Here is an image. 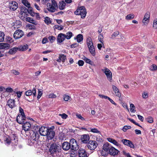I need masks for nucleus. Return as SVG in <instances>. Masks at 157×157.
I'll use <instances>...</instances> for the list:
<instances>
[{"label":"nucleus","instance_id":"1","mask_svg":"<svg viewBox=\"0 0 157 157\" xmlns=\"http://www.w3.org/2000/svg\"><path fill=\"white\" fill-rule=\"evenodd\" d=\"M47 147L49 148V152L53 157L56 155L57 153L58 152L59 146L56 143L52 141H48L47 144Z\"/></svg>","mask_w":157,"mask_h":157},{"label":"nucleus","instance_id":"2","mask_svg":"<svg viewBox=\"0 0 157 157\" xmlns=\"http://www.w3.org/2000/svg\"><path fill=\"white\" fill-rule=\"evenodd\" d=\"M17 138L14 135H12L11 137H6L5 139V141L6 144L9 145L11 144L12 145H16L17 144Z\"/></svg>","mask_w":157,"mask_h":157},{"label":"nucleus","instance_id":"3","mask_svg":"<svg viewBox=\"0 0 157 157\" xmlns=\"http://www.w3.org/2000/svg\"><path fill=\"white\" fill-rule=\"evenodd\" d=\"M47 5L48 8V10H56L58 8L57 3L55 0H51V3H48Z\"/></svg>","mask_w":157,"mask_h":157},{"label":"nucleus","instance_id":"4","mask_svg":"<svg viewBox=\"0 0 157 157\" xmlns=\"http://www.w3.org/2000/svg\"><path fill=\"white\" fill-rule=\"evenodd\" d=\"M70 144L71 149V150L76 151L79 148V146L75 139H71L70 141Z\"/></svg>","mask_w":157,"mask_h":157},{"label":"nucleus","instance_id":"5","mask_svg":"<svg viewBox=\"0 0 157 157\" xmlns=\"http://www.w3.org/2000/svg\"><path fill=\"white\" fill-rule=\"evenodd\" d=\"M98 144L94 140H90L88 143L87 146L90 150H94L97 147Z\"/></svg>","mask_w":157,"mask_h":157},{"label":"nucleus","instance_id":"6","mask_svg":"<svg viewBox=\"0 0 157 157\" xmlns=\"http://www.w3.org/2000/svg\"><path fill=\"white\" fill-rule=\"evenodd\" d=\"M37 140V138L36 137V133L33 132V134L29 139L28 143L29 145H32L34 144Z\"/></svg>","mask_w":157,"mask_h":157},{"label":"nucleus","instance_id":"7","mask_svg":"<svg viewBox=\"0 0 157 157\" xmlns=\"http://www.w3.org/2000/svg\"><path fill=\"white\" fill-rule=\"evenodd\" d=\"M24 35V32L21 30L18 29L15 31L13 36L15 39H18Z\"/></svg>","mask_w":157,"mask_h":157},{"label":"nucleus","instance_id":"8","mask_svg":"<svg viewBox=\"0 0 157 157\" xmlns=\"http://www.w3.org/2000/svg\"><path fill=\"white\" fill-rule=\"evenodd\" d=\"M55 135V132L53 130L49 128L48 132V134H47L46 136H47V138L48 140V142L47 143H48L49 141H51L50 140H51L54 137Z\"/></svg>","mask_w":157,"mask_h":157},{"label":"nucleus","instance_id":"9","mask_svg":"<svg viewBox=\"0 0 157 157\" xmlns=\"http://www.w3.org/2000/svg\"><path fill=\"white\" fill-rule=\"evenodd\" d=\"M49 128L45 126H42L39 129L40 135L42 136H46L48 134V132Z\"/></svg>","mask_w":157,"mask_h":157},{"label":"nucleus","instance_id":"10","mask_svg":"<svg viewBox=\"0 0 157 157\" xmlns=\"http://www.w3.org/2000/svg\"><path fill=\"white\" fill-rule=\"evenodd\" d=\"M26 118L25 115H20L19 114L17 117L16 121L20 124H24L26 120Z\"/></svg>","mask_w":157,"mask_h":157},{"label":"nucleus","instance_id":"11","mask_svg":"<svg viewBox=\"0 0 157 157\" xmlns=\"http://www.w3.org/2000/svg\"><path fill=\"white\" fill-rule=\"evenodd\" d=\"M102 71L105 74L108 79L110 81L112 79V73L107 68L104 69H102Z\"/></svg>","mask_w":157,"mask_h":157},{"label":"nucleus","instance_id":"12","mask_svg":"<svg viewBox=\"0 0 157 157\" xmlns=\"http://www.w3.org/2000/svg\"><path fill=\"white\" fill-rule=\"evenodd\" d=\"M150 13L147 12L145 14L142 21L144 25L147 26L150 20Z\"/></svg>","mask_w":157,"mask_h":157},{"label":"nucleus","instance_id":"13","mask_svg":"<svg viewBox=\"0 0 157 157\" xmlns=\"http://www.w3.org/2000/svg\"><path fill=\"white\" fill-rule=\"evenodd\" d=\"M121 142L124 145L129 147L131 148H134L135 147L134 145L129 140L123 139L121 140Z\"/></svg>","mask_w":157,"mask_h":157},{"label":"nucleus","instance_id":"14","mask_svg":"<svg viewBox=\"0 0 157 157\" xmlns=\"http://www.w3.org/2000/svg\"><path fill=\"white\" fill-rule=\"evenodd\" d=\"M15 102L14 99H10L8 101L6 106L11 109H12L15 106Z\"/></svg>","mask_w":157,"mask_h":157},{"label":"nucleus","instance_id":"15","mask_svg":"<svg viewBox=\"0 0 157 157\" xmlns=\"http://www.w3.org/2000/svg\"><path fill=\"white\" fill-rule=\"evenodd\" d=\"M22 126V128L25 132H26L29 131L31 129V124L29 122H26L23 124Z\"/></svg>","mask_w":157,"mask_h":157},{"label":"nucleus","instance_id":"16","mask_svg":"<svg viewBox=\"0 0 157 157\" xmlns=\"http://www.w3.org/2000/svg\"><path fill=\"white\" fill-rule=\"evenodd\" d=\"M32 94H33L34 96H36V89L34 88H33L32 90H29L25 93V95L27 96H31Z\"/></svg>","mask_w":157,"mask_h":157},{"label":"nucleus","instance_id":"17","mask_svg":"<svg viewBox=\"0 0 157 157\" xmlns=\"http://www.w3.org/2000/svg\"><path fill=\"white\" fill-rule=\"evenodd\" d=\"M119 152L118 150L115 149L114 147H111L109 149V153L111 155L115 156L117 155Z\"/></svg>","mask_w":157,"mask_h":157},{"label":"nucleus","instance_id":"18","mask_svg":"<svg viewBox=\"0 0 157 157\" xmlns=\"http://www.w3.org/2000/svg\"><path fill=\"white\" fill-rule=\"evenodd\" d=\"M62 148L64 151H68L71 148V145L70 142H64L62 144Z\"/></svg>","mask_w":157,"mask_h":157},{"label":"nucleus","instance_id":"19","mask_svg":"<svg viewBox=\"0 0 157 157\" xmlns=\"http://www.w3.org/2000/svg\"><path fill=\"white\" fill-rule=\"evenodd\" d=\"M28 11L29 10H21L20 13V18L22 20H24L25 18L27 17L28 16Z\"/></svg>","mask_w":157,"mask_h":157},{"label":"nucleus","instance_id":"20","mask_svg":"<svg viewBox=\"0 0 157 157\" xmlns=\"http://www.w3.org/2000/svg\"><path fill=\"white\" fill-rule=\"evenodd\" d=\"M90 139V137L89 135L85 134L81 136V141L84 144H86L88 142Z\"/></svg>","mask_w":157,"mask_h":157},{"label":"nucleus","instance_id":"21","mask_svg":"<svg viewBox=\"0 0 157 157\" xmlns=\"http://www.w3.org/2000/svg\"><path fill=\"white\" fill-rule=\"evenodd\" d=\"M78 153L79 157H88L86 151L82 148L79 150Z\"/></svg>","mask_w":157,"mask_h":157},{"label":"nucleus","instance_id":"22","mask_svg":"<svg viewBox=\"0 0 157 157\" xmlns=\"http://www.w3.org/2000/svg\"><path fill=\"white\" fill-rule=\"evenodd\" d=\"M9 6L10 10H16L18 7V3L14 1H12Z\"/></svg>","mask_w":157,"mask_h":157},{"label":"nucleus","instance_id":"23","mask_svg":"<svg viewBox=\"0 0 157 157\" xmlns=\"http://www.w3.org/2000/svg\"><path fill=\"white\" fill-rule=\"evenodd\" d=\"M65 34L61 33L59 34L57 36V42L61 43L65 39Z\"/></svg>","mask_w":157,"mask_h":157},{"label":"nucleus","instance_id":"24","mask_svg":"<svg viewBox=\"0 0 157 157\" xmlns=\"http://www.w3.org/2000/svg\"><path fill=\"white\" fill-rule=\"evenodd\" d=\"M10 47L9 44L6 43H0V49L7 50Z\"/></svg>","mask_w":157,"mask_h":157},{"label":"nucleus","instance_id":"25","mask_svg":"<svg viewBox=\"0 0 157 157\" xmlns=\"http://www.w3.org/2000/svg\"><path fill=\"white\" fill-rule=\"evenodd\" d=\"M112 88L116 96L119 97H120L121 96V93L117 87L113 85Z\"/></svg>","mask_w":157,"mask_h":157},{"label":"nucleus","instance_id":"26","mask_svg":"<svg viewBox=\"0 0 157 157\" xmlns=\"http://www.w3.org/2000/svg\"><path fill=\"white\" fill-rule=\"evenodd\" d=\"M107 139L109 142L113 144L114 145L117 146H120L119 144L115 140L111 138H108Z\"/></svg>","mask_w":157,"mask_h":157},{"label":"nucleus","instance_id":"27","mask_svg":"<svg viewBox=\"0 0 157 157\" xmlns=\"http://www.w3.org/2000/svg\"><path fill=\"white\" fill-rule=\"evenodd\" d=\"M111 146L109 145L108 143H106L104 144L103 146V150L106 152H109V149Z\"/></svg>","mask_w":157,"mask_h":157},{"label":"nucleus","instance_id":"28","mask_svg":"<svg viewBox=\"0 0 157 157\" xmlns=\"http://www.w3.org/2000/svg\"><path fill=\"white\" fill-rule=\"evenodd\" d=\"M66 3L63 1L60 2L59 5V8L60 10H63L65 9Z\"/></svg>","mask_w":157,"mask_h":157},{"label":"nucleus","instance_id":"29","mask_svg":"<svg viewBox=\"0 0 157 157\" xmlns=\"http://www.w3.org/2000/svg\"><path fill=\"white\" fill-rule=\"evenodd\" d=\"M66 59V56H65L63 54H61L59 55V59L56 61L58 62H60L61 61L64 62Z\"/></svg>","mask_w":157,"mask_h":157},{"label":"nucleus","instance_id":"30","mask_svg":"<svg viewBox=\"0 0 157 157\" xmlns=\"http://www.w3.org/2000/svg\"><path fill=\"white\" fill-rule=\"evenodd\" d=\"M89 50L91 54L94 56L95 55V49L93 45L90 46L88 47Z\"/></svg>","mask_w":157,"mask_h":157},{"label":"nucleus","instance_id":"31","mask_svg":"<svg viewBox=\"0 0 157 157\" xmlns=\"http://www.w3.org/2000/svg\"><path fill=\"white\" fill-rule=\"evenodd\" d=\"M28 48V46L26 44L23 45H21L18 48V49L21 51H24L26 50Z\"/></svg>","mask_w":157,"mask_h":157},{"label":"nucleus","instance_id":"32","mask_svg":"<svg viewBox=\"0 0 157 157\" xmlns=\"http://www.w3.org/2000/svg\"><path fill=\"white\" fill-rule=\"evenodd\" d=\"M18 48L14 47L10 49L9 51V53L11 54L15 53L18 50Z\"/></svg>","mask_w":157,"mask_h":157},{"label":"nucleus","instance_id":"33","mask_svg":"<svg viewBox=\"0 0 157 157\" xmlns=\"http://www.w3.org/2000/svg\"><path fill=\"white\" fill-rule=\"evenodd\" d=\"M25 20L26 21L30 23H32L34 25H37V23L35 22L34 21L32 18L27 17L25 18Z\"/></svg>","mask_w":157,"mask_h":157},{"label":"nucleus","instance_id":"34","mask_svg":"<svg viewBox=\"0 0 157 157\" xmlns=\"http://www.w3.org/2000/svg\"><path fill=\"white\" fill-rule=\"evenodd\" d=\"M22 3L26 6L28 8V9L31 8L30 4L26 0H22L21 1Z\"/></svg>","mask_w":157,"mask_h":157},{"label":"nucleus","instance_id":"35","mask_svg":"<svg viewBox=\"0 0 157 157\" xmlns=\"http://www.w3.org/2000/svg\"><path fill=\"white\" fill-rule=\"evenodd\" d=\"M86 43L88 47L93 45L92 39L90 37L88 38L86 40Z\"/></svg>","mask_w":157,"mask_h":157},{"label":"nucleus","instance_id":"36","mask_svg":"<svg viewBox=\"0 0 157 157\" xmlns=\"http://www.w3.org/2000/svg\"><path fill=\"white\" fill-rule=\"evenodd\" d=\"M76 39L77 42L78 43H80L83 40V36L82 35L79 34L77 36Z\"/></svg>","mask_w":157,"mask_h":157},{"label":"nucleus","instance_id":"37","mask_svg":"<svg viewBox=\"0 0 157 157\" xmlns=\"http://www.w3.org/2000/svg\"><path fill=\"white\" fill-rule=\"evenodd\" d=\"M73 35L72 33L71 32H67L65 35V37L67 39H70Z\"/></svg>","mask_w":157,"mask_h":157},{"label":"nucleus","instance_id":"38","mask_svg":"<svg viewBox=\"0 0 157 157\" xmlns=\"http://www.w3.org/2000/svg\"><path fill=\"white\" fill-rule=\"evenodd\" d=\"M44 21L45 23L47 25L51 24L52 22V21L50 20V18L47 17H45Z\"/></svg>","mask_w":157,"mask_h":157},{"label":"nucleus","instance_id":"39","mask_svg":"<svg viewBox=\"0 0 157 157\" xmlns=\"http://www.w3.org/2000/svg\"><path fill=\"white\" fill-rule=\"evenodd\" d=\"M86 10H81L80 15L82 18H85L86 14Z\"/></svg>","mask_w":157,"mask_h":157},{"label":"nucleus","instance_id":"40","mask_svg":"<svg viewBox=\"0 0 157 157\" xmlns=\"http://www.w3.org/2000/svg\"><path fill=\"white\" fill-rule=\"evenodd\" d=\"M134 15L133 14H129L126 17V19L127 20H130L133 19Z\"/></svg>","mask_w":157,"mask_h":157},{"label":"nucleus","instance_id":"41","mask_svg":"<svg viewBox=\"0 0 157 157\" xmlns=\"http://www.w3.org/2000/svg\"><path fill=\"white\" fill-rule=\"evenodd\" d=\"M150 69L152 71L157 70V66L155 64H153L150 66Z\"/></svg>","mask_w":157,"mask_h":157},{"label":"nucleus","instance_id":"42","mask_svg":"<svg viewBox=\"0 0 157 157\" xmlns=\"http://www.w3.org/2000/svg\"><path fill=\"white\" fill-rule=\"evenodd\" d=\"M130 109L131 112L135 113L136 111L135 110V107L133 104H131L130 105Z\"/></svg>","mask_w":157,"mask_h":157},{"label":"nucleus","instance_id":"43","mask_svg":"<svg viewBox=\"0 0 157 157\" xmlns=\"http://www.w3.org/2000/svg\"><path fill=\"white\" fill-rule=\"evenodd\" d=\"M5 34L3 32H0V42H2L4 40Z\"/></svg>","mask_w":157,"mask_h":157},{"label":"nucleus","instance_id":"44","mask_svg":"<svg viewBox=\"0 0 157 157\" xmlns=\"http://www.w3.org/2000/svg\"><path fill=\"white\" fill-rule=\"evenodd\" d=\"M146 120L147 122L150 123H152L153 122V119L152 117H148L146 118Z\"/></svg>","mask_w":157,"mask_h":157},{"label":"nucleus","instance_id":"45","mask_svg":"<svg viewBox=\"0 0 157 157\" xmlns=\"http://www.w3.org/2000/svg\"><path fill=\"white\" fill-rule=\"evenodd\" d=\"M152 27L153 28L157 29V18L154 20Z\"/></svg>","mask_w":157,"mask_h":157},{"label":"nucleus","instance_id":"46","mask_svg":"<svg viewBox=\"0 0 157 157\" xmlns=\"http://www.w3.org/2000/svg\"><path fill=\"white\" fill-rule=\"evenodd\" d=\"M26 27H28L30 29L35 30L36 29L35 26L34 25L31 24H29L26 25Z\"/></svg>","mask_w":157,"mask_h":157},{"label":"nucleus","instance_id":"47","mask_svg":"<svg viewBox=\"0 0 157 157\" xmlns=\"http://www.w3.org/2000/svg\"><path fill=\"white\" fill-rule=\"evenodd\" d=\"M98 152L100 153L101 154L102 156H105L107 154V152H106V151L104 150H99Z\"/></svg>","mask_w":157,"mask_h":157},{"label":"nucleus","instance_id":"48","mask_svg":"<svg viewBox=\"0 0 157 157\" xmlns=\"http://www.w3.org/2000/svg\"><path fill=\"white\" fill-rule=\"evenodd\" d=\"M119 34V32L118 31H116L113 33L111 35V38L112 39L114 38Z\"/></svg>","mask_w":157,"mask_h":157},{"label":"nucleus","instance_id":"49","mask_svg":"<svg viewBox=\"0 0 157 157\" xmlns=\"http://www.w3.org/2000/svg\"><path fill=\"white\" fill-rule=\"evenodd\" d=\"M142 96L143 98L146 99L148 98V94L147 92L144 91L142 94Z\"/></svg>","mask_w":157,"mask_h":157},{"label":"nucleus","instance_id":"50","mask_svg":"<svg viewBox=\"0 0 157 157\" xmlns=\"http://www.w3.org/2000/svg\"><path fill=\"white\" fill-rule=\"evenodd\" d=\"M85 62L91 65H93V62H92L90 59H89L87 58L86 59Z\"/></svg>","mask_w":157,"mask_h":157},{"label":"nucleus","instance_id":"51","mask_svg":"<svg viewBox=\"0 0 157 157\" xmlns=\"http://www.w3.org/2000/svg\"><path fill=\"white\" fill-rule=\"evenodd\" d=\"M90 131L93 133H100V131H98L97 129L96 128H91Z\"/></svg>","mask_w":157,"mask_h":157},{"label":"nucleus","instance_id":"52","mask_svg":"<svg viewBox=\"0 0 157 157\" xmlns=\"http://www.w3.org/2000/svg\"><path fill=\"white\" fill-rule=\"evenodd\" d=\"M70 97L66 94L63 95V99L66 101H67L70 99Z\"/></svg>","mask_w":157,"mask_h":157},{"label":"nucleus","instance_id":"53","mask_svg":"<svg viewBox=\"0 0 157 157\" xmlns=\"http://www.w3.org/2000/svg\"><path fill=\"white\" fill-rule=\"evenodd\" d=\"M131 128L130 126H125L123 128V130L124 132H126L127 129Z\"/></svg>","mask_w":157,"mask_h":157},{"label":"nucleus","instance_id":"54","mask_svg":"<svg viewBox=\"0 0 157 157\" xmlns=\"http://www.w3.org/2000/svg\"><path fill=\"white\" fill-rule=\"evenodd\" d=\"M48 39H49L50 42L51 43H52L55 40L56 38L55 37L52 36H50L48 37Z\"/></svg>","mask_w":157,"mask_h":157},{"label":"nucleus","instance_id":"55","mask_svg":"<svg viewBox=\"0 0 157 157\" xmlns=\"http://www.w3.org/2000/svg\"><path fill=\"white\" fill-rule=\"evenodd\" d=\"M55 28L56 29H58L59 30H62L63 29V27L62 25H56L55 26Z\"/></svg>","mask_w":157,"mask_h":157},{"label":"nucleus","instance_id":"56","mask_svg":"<svg viewBox=\"0 0 157 157\" xmlns=\"http://www.w3.org/2000/svg\"><path fill=\"white\" fill-rule=\"evenodd\" d=\"M11 72L12 73L16 75H18L20 74V73L18 71L15 70H12L11 71Z\"/></svg>","mask_w":157,"mask_h":157},{"label":"nucleus","instance_id":"57","mask_svg":"<svg viewBox=\"0 0 157 157\" xmlns=\"http://www.w3.org/2000/svg\"><path fill=\"white\" fill-rule=\"evenodd\" d=\"M59 115L63 119H66L67 117V115L65 113H63L62 114H59Z\"/></svg>","mask_w":157,"mask_h":157},{"label":"nucleus","instance_id":"58","mask_svg":"<svg viewBox=\"0 0 157 157\" xmlns=\"http://www.w3.org/2000/svg\"><path fill=\"white\" fill-rule=\"evenodd\" d=\"M42 95V93L39 89L38 90V94L37 96V98L38 99L40 98Z\"/></svg>","mask_w":157,"mask_h":157},{"label":"nucleus","instance_id":"59","mask_svg":"<svg viewBox=\"0 0 157 157\" xmlns=\"http://www.w3.org/2000/svg\"><path fill=\"white\" fill-rule=\"evenodd\" d=\"M28 13L32 17H35V15L36 13L34 12L33 10H29Z\"/></svg>","mask_w":157,"mask_h":157},{"label":"nucleus","instance_id":"60","mask_svg":"<svg viewBox=\"0 0 157 157\" xmlns=\"http://www.w3.org/2000/svg\"><path fill=\"white\" fill-rule=\"evenodd\" d=\"M78 63L79 66H82L83 65L84 62L83 60H78Z\"/></svg>","mask_w":157,"mask_h":157},{"label":"nucleus","instance_id":"61","mask_svg":"<svg viewBox=\"0 0 157 157\" xmlns=\"http://www.w3.org/2000/svg\"><path fill=\"white\" fill-rule=\"evenodd\" d=\"M6 39L7 40V41L10 43H11L13 41L12 38L9 36H7Z\"/></svg>","mask_w":157,"mask_h":157},{"label":"nucleus","instance_id":"62","mask_svg":"<svg viewBox=\"0 0 157 157\" xmlns=\"http://www.w3.org/2000/svg\"><path fill=\"white\" fill-rule=\"evenodd\" d=\"M6 92L9 93H11L13 91V90L11 87H9L6 89Z\"/></svg>","mask_w":157,"mask_h":157},{"label":"nucleus","instance_id":"63","mask_svg":"<svg viewBox=\"0 0 157 157\" xmlns=\"http://www.w3.org/2000/svg\"><path fill=\"white\" fill-rule=\"evenodd\" d=\"M76 116L78 118L82 120H85V119L82 116L81 114H76Z\"/></svg>","mask_w":157,"mask_h":157},{"label":"nucleus","instance_id":"64","mask_svg":"<svg viewBox=\"0 0 157 157\" xmlns=\"http://www.w3.org/2000/svg\"><path fill=\"white\" fill-rule=\"evenodd\" d=\"M123 154L127 157H132L129 153H127L125 151H123Z\"/></svg>","mask_w":157,"mask_h":157}]
</instances>
